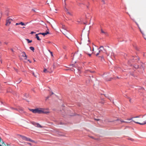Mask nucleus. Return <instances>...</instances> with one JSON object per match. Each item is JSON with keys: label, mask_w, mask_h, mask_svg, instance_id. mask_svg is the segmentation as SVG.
Instances as JSON below:
<instances>
[{"label": "nucleus", "mask_w": 146, "mask_h": 146, "mask_svg": "<svg viewBox=\"0 0 146 146\" xmlns=\"http://www.w3.org/2000/svg\"><path fill=\"white\" fill-rule=\"evenodd\" d=\"M21 56L24 57H25V59H26V58L27 57L25 53L24 52H23L21 54Z\"/></svg>", "instance_id": "9d476101"}, {"label": "nucleus", "mask_w": 146, "mask_h": 146, "mask_svg": "<svg viewBox=\"0 0 146 146\" xmlns=\"http://www.w3.org/2000/svg\"><path fill=\"white\" fill-rule=\"evenodd\" d=\"M135 67V68H138V66H135V67Z\"/></svg>", "instance_id": "f704fd0d"}, {"label": "nucleus", "mask_w": 146, "mask_h": 146, "mask_svg": "<svg viewBox=\"0 0 146 146\" xmlns=\"http://www.w3.org/2000/svg\"><path fill=\"white\" fill-rule=\"evenodd\" d=\"M23 109L21 107H19V112L22 113L23 112Z\"/></svg>", "instance_id": "f3484780"}, {"label": "nucleus", "mask_w": 146, "mask_h": 146, "mask_svg": "<svg viewBox=\"0 0 146 146\" xmlns=\"http://www.w3.org/2000/svg\"><path fill=\"white\" fill-rule=\"evenodd\" d=\"M54 94V93L53 92H52V94Z\"/></svg>", "instance_id": "3c124183"}, {"label": "nucleus", "mask_w": 146, "mask_h": 146, "mask_svg": "<svg viewBox=\"0 0 146 146\" xmlns=\"http://www.w3.org/2000/svg\"><path fill=\"white\" fill-rule=\"evenodd\" d=\"M104 50L105 52H106V50L105 49H104Z\"/></svg>", "instance_id": "864d4df0"}, {"label": "nucleus", "mask_w": 146, "mask_h": 146, "mask_svg": "<svg viewBox=\"0 0 146 146\" xmlns=\"http://www.w3.org/2000/svg\"><path fill=\"white\" fill-rule=\"evenodd\" d=\"M97 121H98L100 119H95Z\"/></svg>", "instance_id": "a19ab883"}, {"label": "nucleus", "mask_w": 146, "mask_h": 146, "mask_svg": "<svg viewBox=\"0 0 146 146\" xmlns=\"http://www.w3.org/2000/svg\"><path fill=\"white\" fill-rule=\"evenodd\" d=\"M138 27L140 29V31H141V33H142L143 34V35H144V33H143V32L141 30V29L140 28V27H139V25L137 23H136Z\"/></svg>", "instance_id": "5701e85b"}, {"label": "nucleus", "mask_w": 146, "mask_h": 146, "mask_svg": "<svg viewBox=\"0 0 146 146\" xmlns=\"http://www.w3.org/2000/svg\"><path fill=\"white\" fill-rule=\"evenodd\" d=\"M102 1H103L104 2V1L103 0H102Z\"/></svg>", "instance_id": "4d7b16f0"}, {"label": "nucleus", "mask_w": 146, "mask_h": 146, "mask_svg": "<svg viewBox=\"0 0 146 146\" xmlns=\"http://www.w3.org/2000/svg\"><path fill=\"white\" fill-rule=\"evenodd\" d=\"M26 40H27V41L28 42V43H30L32 42V40H30L29 39H26Z\"/></svg>", "instance_id": "393cba45"}, {"label": "nucleus", "mask_w": 146, "mask_h": 146, "mask_svg": "<svg viewBox=\"0 0 146 146\" xmlns=\"http://www.w3.org/2000/svg\"><path fill=\"white\" fill-rule=\"evenodd\" d=\"M32 74H33V75L35 77H36V75H35V73H34V72H33L32 73Z\"/></svg>", "instance_id": "72a5a7b5"}, {"label": "nucleus", "mask_w": 146, "mask_h": 146, "mask_svg": "<svg viewBox=\"0 0 146 146\" xmlns=\"http://www.w3.org/2000/svg\"><path fill=\"white\" fill-rule=\"evenodd\" d=\"M65 11L67 12V13L69 14V15H72V14L70 12H69L67 9H65Z\"/></svg>", "instance_id": "a211bd4d"}, {"label": "nucleus", "mask_w": 146, "mask_h": 146, "mask_svg": "<svg viewBox=\"0 0 146 146\" xmlns=\"http://www.w3.org/2000/svg\"><path fill=\"white\" fill-rule=\"evenodd\" d=\"M62 33L64 35H65L66 37H67V36H66V35H67V32L66 31H63V32H62Z\"/></svg>", "instance_id": "aec40b11"}, {"label": "nucleus", "mask_w": 146, "mask_h": 146, "mask_svg": "<svg viewBox=\"0 0 146 146\" xmlns=\"http://www.w3.org/2000/svg\"><path fill=\"white\" fill-rule=\"evenodd\" d=\"M89 48L90 49V50H91V48H90V47L89 46Z\"/></svg>", "instance_id": "de8ad7c7"}, {"label": "nucleus", "mask_w": 146, "mask_h": 146, "mask_svg": "<svg viewBox=\"0 0 146 146\" xmlns=\"http://www.w3.org/2000/svg\"><path fill=\"white\" fill-rule=\"evenodd\" d=\"M110 119H105L104 120L105 123H107L109 122H112L113 121H111Z\"/></svg>", "instance_id": "2eb2a0df"}, {"label": "nucleus", "mask_w": 146, "mask_h": 146, "mask_svg": "<svg viewBox=\"0 0 146 146\" xmlns=\"http://www.w3.org/2000/svg\"><path fill=\"white\" fill-rule=\"evenodd\" d=\"M57 133L58 134V135L61 136H64V135L63 133L61 132L58 131L57 132Z\"/></svg>", "instance_id": "4468645a"}, {"label": "nucleus", "mask_w": 146, "mask_h": 146, "mask_svg": "<svg viewBox=\"0 0 146 146\" xmlns=\"http://www.w3.org/2000/svg\"><path fill=\"white\" fill-rule=\"evenodd\" d=\"M28 61H29L30 63L31 62L29 60H28Z\"/></svg>", "instance_id": "37998d69"}, {"label": "nucleus", "mask_w": 146, "mask_h": 146, "mask_svg": "<svg viewBox=\"0 0 146 146\" xmlns=\"http://www.w3.org/2000/svg\"><path fill=\"white\" fill-rule=\"evenodd\" d=\"M80 68L79 67L78 68V74L79 75H80V74L81 73V72L80 71Z\"/></svg>", "instance_id": "a878e982"}, {"label": "nucleus", "mask_w": 146, "mask_h": 146, "mask_svg": "<svg viewBox=\"0 0 146 146\" xmlns=\"http://www.w3.org/2000/svg\"><path fill=\"white\" fill-rule=\"evenodd\" d=\"M94 50V48H93V51Z\"/></svg>", "instance_id": "bf43d9fd"}, {"label": "nucleus", "mask_w": 146, "mask_h": 146, "mask_svg": "<svg viewBox=\"0 0 146 146\" xmlns=\"http://www.w3.org/2000/svg\"><path fill=\"white\" fill-rule=\"evenodd\" d=\"M101 58H103V56H101Z\"/></svg>", "instance_id": "603ef678"}, {"label": "nucleus", "mask_w": 146, "mask_h": 146, "mask_svg": "<svg viewBox=\"0 0 146 146\" xmlns=\"http://www.w3.org/2000/svg\"><path fill=\"white\" fill-rule=\"evenodd\" d=\"M43 72L45 73L49 72L50 73H51L52 72V71L51 70V71H49V70H48L47 69L44 68L43 70Z\"/></svg>", "instance_id": "ddd939ff"}, {"label": "nucleus", "mask_w": 146, "mask_h": 146, "mask_svg": "<svg viewBox=\"0 0 146 146\" xmlns=\"http://www.w3.org/2000/svg\"><path fill=\"white\" fill-rule=\"evenodd\" d=\"M145 119H139L138 121H136L135 120H133L135 123L139 124L140 125H144L146 124V120Z\"/></svg>", "instance_id": "20e7f679"}, {"label": "nucleus", "mask_w": 146, "mask_h": 146, "mask_svg": "<svg viewBox=\"0 0 146 146\" xmlns=\"http://www.w3.org/2000/svg\"><path fill=\"white\" fill-rule=\"evenodd\" d=\"M35 33V32H33V31H32L31 33V34H33V33Z\"/></svg>", "instance_id": "c9c22d12"}, {"label": "nucleus", "mask_w": 146, "mask_h": 146, "mask_svg": "<svg viewBox=\"0 0 146 146\" xmlns=\"http://www.w3.org/2000/svg\"><path fill=\"white\" fill-rule=\"evenodd\" d=\"M66 0H64V2H65V1H66Z\"/></svg>", "instance_id": "e2e57ef3"}, {"label": "nucleus", "mask_w": 146, "mask_h": 146, "mask_svg": "<svg viewBox=\"0 0 146 146\" xmlns=\"http://www.w3.org/2000/svg\"><path fill=\"white\" fill-rule=\"evenodd\" d=\"M141 115H139V116H137L135 117H131V119H133L134 118H142V117H141Z\"/></svg>", "instance_id": "412c9836"}, {"label": "nucleus", "mask_w": 146, "mask_h": 146, "mask_svg": "<svg viewBox=\"0 0 146 146\" xmlns=\"http://www.w3.org/2000/svg\"><path fill=\"white\" fill-rule=\"evenodd\" d=\"M12 21L13 20L12 19L8 18L6 20V23L5 24V25L6 26H9Z\"/></svg>", "instance_id": "6e6552de"}, {"label": "nucleus", "mask_w": 146, "mask_h": 146, "mask_svg": "<svg viewBox=\"0 0 146 146\" xmlns=\"http://www.w3.org/2000/svg\"><path fill=\"white\" fill-rule=\"evenodd\" d=\"M1 138L0 137V142H1Z\"/></svg>", "instance_id": "49530a36"}, {"label": "nucleus", "mask_w": 146, "mask_h": 146, "mask_svg": "<svg viewBox=\"0 0 146 146\" xmlns=\"http://www.w3.org/2000/svg\"><path fill=\"white\" fill-rule=\"evenodd\" d=\"M81 42L85 44L88 45L89 44V40L88 35L86 34L85 36H83L81 39Z\"/></svg>", "instance_id": "f03ea898"}, {"label": "nucleus", "mask_w": 146, "mask_h": 146, "mask_svg": "<svg viewBox=\"0 0 146 146\" xmlns=\"http://www.w3.org/2000/svg\"><path fill=\"white\" fill-rule=\"evenodd\" d=\"M105 79H106V80H107V81H109V80H109V79H107V78H106Z\"/></svg>", "instance_id": "58836bf2"}, {"label": "nucleus", "mask_w": 146, "mask_h": 146, "mask_svg": "<svg viewBox=\"0 0 146 146\" xmlns=\"http://www.w3.org/2000/svg\"><path fill=\"white\" fill-rule=\"evenodd\" d=\"M18 25V23H17L16 24V25Z\"/></svg>", "instance_id": "79ce46f5"}, {"label": "nucleus", "mask_w": 146, "mask_h": 146, "mask_svg": "<svg viewBox=\"0 0 146 146\" xmlns=\"http://www.w3.org/2000/svg\"><path fill=\"white\" fill-rule=\"evenodd\" d=\"M142 27V28H143V29H144V27H143H143Z\"/></svg>", "instance_id": "8fccbe9b"}, {"label": "nucleus", "mask_w": 146, "mask_h": 146, "mask_svg": "<svg viewBox=\"0 0 146 146\" xmlns=\"http://www.w3.org/2000/svg\"><path fill=\"white\" fill-rule=\"evenodd\" d=\"M27 144H29V145H31V143H27Z\"/></svg>", "instance_id": "a18cd8bd"}, {"label": "nucleus", "mask_w": 146, "mask_h": 146, "mask_svg": "<svg viewBox=\"0 0 146 146\" xmlns=\"http://www.w3.org/2000/svg\"><path fill=\"white\" fill-rule=\"evenodd\" d=\"M11 50L12 51V52H14V51H13V49H12V48L11 49Z\"/></svg>", "instance_id": "ea45409f"}, {"label": "nucleus", "mask_w": 146, "mask_h": 146, "mask_svg": "<svg viewBox=\"0 0 146 146\" xmlns=\"http://www.w3.org/2000/svg\"><path fill=\"white\" fill-rule=\"evenodd\" d=\"M77 3L78 5L79 6H80V5L81 4L78 2H77Z\"/></svg>", "instance_id": "473e14b6"}, {"label": "nucleus", "mask_w": 146, "mask_h": 146, "mask_svg": "<svg viewBox=\"0 0 146 146\" xmlns=\"http://www.w3.org/2000/svg\"><path fill=\"white\" fill-rule=\"evenodd\" d=\"M88 54L89 55V56H91V54Z\"/></svg>", "instance_id": "09e8293b"}, {"label": "nucleus", "mask_w": 146, "mask_h": 146, "mask_svg": "<svg viewBox=\"0 0 146 146\" xmlns=\"http://www.w3.org/2000/svg\"><path fill=\"white\" fill-rule=\"evenodd\" d=\"M19 139L20 140H21L22 139H23V140L29 141L32 142H34L33 140L31 139L21 135H19Z\"/></svg>", "instance_id": "7ed1b4c3"}, {"label": "nucleus", "mask_w": 146, "mask_h": 146, "mask_svg": "<svg viewBox=\"0 0 146 146\" xmlns=\"http://www.w3.org/2000/svg\"><path fill=\"white\" fill-rule=\"evenodd\" d=\"M20 145H23L25 144V143L24 142H21L20 141Z\"/></svg>", "instance_id": "b1692460"}, {"label": "nucleus", "mask_w": 146, "mask_h": 146, "mask_svg": "<svg viewBox=\"0 0 146 146\" xmlns=\"http://www.w3.org/2000/svg\"><path fill=\"white\" fill-rule=\"evenodd\" d=\"M30 49L32 50L33 51L34 50V48L33 47L31 46L29 48Z\"/></svg>", "instance_id": "bb28decb"}, {"label": "nucleus", "mask_w": 146, "mask_h": 146, "mask_svg": "<svg viewBox=\"0 0 146 146\" xmlns=\"http://www.w3.org/2000/svg\"><path fill=\"white\" fill-rule=\"evenodd\" d=\"M4 43L6 44H7V43L6 42H5Z\"/></svg>", "instance_id": "c03bdc74"}, {"label": "nucleus", "mask_w": 146, "mask_h": 146, "mask_svg": "<svg viewBox=\"0 0 146 146\" xmlns=\"http://www.w3.org/2000/svg\"><path fill=\"white\" fill-rule=\"evenodd\" d=\"M62 28L64 29L65 30H66V28L64 25H62Z\"/></svg>", "instance_id": "c85d7f7f"}, {"label": "nucleus", "mask_w": 146, "mask_h": 146, "mask_svg": "<svg viewBox=\"0 0 146 146\" xmlns=\"http://www.w3.org/2000/svg\"><path fill=\"white\" fill-rule=\"evenodd\" d=\"M101 32L102 33L104 34V35H106V34H107V33L106 32L104 31L102 29H101Z\"/></svg>", "instance_id": "4be33fe9"}, {"label": "nucleus", "mask_w": 146, "mask_h": 146, "mask_svg": "<svg viewBox=\"0 0 146 146\" xmlns=\"http://www.w3.org/2000/svg\"><path fill=\"white\" fill-rule=\"evenodd\" d=\"M138 121V120H137V121Z\"/></svg>", "instance_id": "680f3d73"}, {"label": "nucleus", "mask_w": 146, "mask_h": 146, "mask_svg": "<svg viewBox=\"0 0 146 146\" xmlns=\"http://www.w3.org/2000/svg\"><path fill=\"white\" fill-rule=\"evenodd\" d=\"M85 72L86 73H88L89 72H91V71H90L89 70H86Z\"/></svg>", "instance_id": "cd10ccee"}, {"label": "nucleus", "mask_w": 146, "mask_h": 146, "mask_svg": "<svg viewBox=\"0 0 146 146\" xmlns=\"http://www.w3.org/2000/svg\"><path fill=\"white\" fill-rule=\"evenodd\" d=\"M29 97V95L23 92L21 93L20 94V97L23 100H26V99Z\"/></svg>", "instance_id": "39448f33"}, {"label": "nucleus", "mask_w": 146, "mask_h": 146, "mask_svg": "<svg viewBox=\"0 0 146 146\" xmlns=\"http://www.w3.org/2000/svg\"><path fill=\"white\" fill-rule=\"evenodd\" d=\"M34 60V62H35V60Z\"/></svg>", "instance_id": "052dcab7"}, {"label": "nucleus", "mask_w": 146, "mask_h": 146, "mask_svg": "<svg viewBox=\"0 0 146 146\" xmlns=\"http://www.w3.org/2000/svg\"><path fill=\"white\" fill-rule=\"evenodd\" d=\"M124 120L123 119H117L116 120L118 121H120L121 123H129L132 121V119H124Z\"/></svg>", "instance_id": "423d86ee"}, {"label": "nucleus", "mask_w": 146, "mask_h": 146, "mask_svg": "<svg viewBox=\"0 0 146 146\" xmlns=\"http://www.w3.org/2000/svg\"><path fill=\"white\" fill-rule=\"evenodd\" d=\"M106 54L108 56L109 55V54H107V53H106Z\"/></svg>", "instance_id": "5fc2aeb1"}, {"label": "nucleus", "mask_w": 146, "mask_h": 146, "mask_svg": "<svg viewBox=\"0 0 146 146\" xmlns=\"http://www.w3.org/2000/svg\"><path fill=\"white\" fill-rule=\"evenodd\" d=\"M27 23H24L22 22H19V25H21V26H25L27 24Z\"/></svg>", "instance_id": "f8f14e48"}, {"label": "nucleus", "mask_w": 146, "mask_h": 146, "mask_svg": "<svg viewBox=\"0 0 146 146\" xmlns=\"http://www.w3.org/2000/svg\"><path fill=\"white\" fill-rule=\"evenodd\" d=\"M49 51L50 52V54H51V56H53V54H52V52H50L49 50Z\"/></svg>", "instance_id": "2f4dec72"}, {"label": "nucleus", "mask_w": 146, "mask_h": 146, "mask_svg": "<svg viewBox=\"0 0 146 146\" xmlns=\"http://www.w3.org/2000/svg\"><path fill=\"white\" fill-rule=\"evenodd\" d=\"M29 110L31 111L33 113H45L46 114L49 112L44 110L43 109L41 108H37L35 109H30Z\"/></svg>", "instance_id": "f257e3e1"}, {"label": "nucleus", "mask_w": 146, "mask_h": 146, "mask_svg": "<svg viewBox=\"0 0 146 146\" xmlns=\"http://www.w3.org/2000/svg\"><path fill=\"white\" fill-rule=\"evenodd\" d=\"M0 13L1 14H1H2V13H1H1Z\"/></svg>", "instance_id": "6e6d98bb"}, {"label": "nucleus", "mask_w": 146, "mask_h": 146, "mask_svg": "<svg viewBox=\"0 0 146 146\" xmlns=\"http://www.w3.org/2000/svg\"><path fill=\"white\" fill-rule=\"evenodd\" d=\"M76 55V54H74V56H75V55Z\"/></svg>", "instance_id": "13d9d810"}, {"label": "nucleus", "mask_w": 146, "mask_h": 146, "mask_svg": "<svg viewBox=\"0 0 146 146\" xmlns=\"http://www.w3.org/2000/svg\"><path fill=\"white\" fill-rule=\"evenodd\" d=\"M31 123L35 126L36 127H38L42 128V127L38 123L34 122H32Z\"/></svg>", "instance_id": "0eeeda50"}, {"label": "nucleus", "mask_w": 146, "mask_h": 146, "mask_svg": "<svg viewBox=\"0 0 146 146\" xmlns=\"http://www.w3.org/2000/svg\"><path fill=\"white\" fill-rule=\"evenodd\" d=\"M32 11L34 12H36V11L34 9H32Z\"/></svg>", "instance_id": "7c9ffc66"}, {"label": "nucleus", "mask_w": 146, "mask_h": 146, "mask_svg": "<svg viewBox=\"0 0 146 146\" xmlns=\"http://www.w3.org/2000/svg\"><path fill=\"white\" fill-rule=\"evenodd\" d=\"M39 35V34H36L35 35V36H36V38L37 39V40H41V39L39 38V37L38 36V35Z\"/></svg>", "instance_id": "6ab92c4d"}, {"label": "nucleus", "mask_w": 146, "mask_h": 146, "mask_svg": "<svg viewBox=\"0 0 146 146\" xmlns=\"http://www.w3.org/2000/svg\"><path fill=\"white\" fill-rule=\"evenodd\" d=\"M48 34H49V33L48 31H47L46 33H38V34H40V35L42 34V35L44 36H45L46 35Z\"/></svg>", "instance_id": "dca6fc26"}, {"label": "nucleus", "mask_w": 146, "mask_h": 146, "mask_svg": "<svg viewBox=\"0 0 146 146\" xmlns=\"http://www.w3.org/2000/svg\"><path fill=\"white\" fill-rule=\"evenodd\" d=\"M19 27L20 28H21V29H23L24 28H25V27H21L20 26H19Z\"/></svg>", "instance_id": "c756f323"}, {"label": "nucleus", "mask_w": 146, "mask_h": 146, "mask_svg": "<svg viewBox=\"0 0 146 146\" xmlns=\"http://www.w3.org/2000/svg\"><path fill=\"white\" fill-rule=\"evenodd\" d=\"M133 58L132 59V62L137 61L138 60H139V58L137 56H135L134 57H133Z\"/></svg>", "instance_id": "1a4fd4ad"}, {"label": "nucleus", "mask_w": 146, "mask_h": 146, "mask_svg": "<svg viewBox=\"0 0 146 146\" xmlns=\"http://www.w3.org/2000/svg\"><path fill=\"white\" fill-rule=\"evenodd\" d=\"M2 144H4L5 145L4 143V142L2 141Z\"/></svg>", "instance_id": "e433bc0d"}, {"label": "nucleus", "mask_w": 146, "mask_h": 146, "mask_svg": "<svg viewBox=\"0 0 146 146\" xmlns=\"http://www.w3.org/2000/svg\"><path fill=\"white\" fill-rule=\"evenodd\" d=\"M99 49H101L100 50H99V52L98 53H97L96 54V56H98V55L99 54V53L100 52L102 51V49H104V47L103 46H101L100 48H99Z\"/></svg>", "instance_id": "9b49d317"}, {"label": "nucleus", "mask_w": 146, "mask_h": 146, "mask_svg": "<svg viewBox=\"0 0 146 146\" xmlns=\"http://www.w3.org/2000/svg\"><path fill=\"white\" fill-rule=\"evenodd\" d=\"M8 111V110H5L4 111V112H6Z\"/></svg>", "instance_id": "4c0bfd02"}]
</instances>
